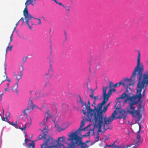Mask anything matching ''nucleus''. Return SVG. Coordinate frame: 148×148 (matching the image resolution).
Returning <instances> with one entry per match:
<instances>
[{"instance_id": "obj_14", "label": "nucleus", "mask_w": 148, "mask_h": 148, "mask_svg": "<svg viewBox=\"0 0 148 148\" xmlns=\"http://www.w3.org/2000/svg\"><path fill=\"white\" fill-rule=\"evenodd\" d=\"M85 124V122H84V121L83 119L82 120L81 123H80V127L77 130V131H75L74 132H72L70 133H69V134L68 135L69 136H70L71 135L73 134H77V135H78V132L81 130H84L85 131H86L87 127L89 126V125H88L86 127L84 128V129H82V127H83L84 126Z\"/></svg>"}, {"instance_id": "obj_46", "label": "nucleus", "mask_w": 148, "mask_h": 148, "mask_svg": "<svg viewBox=\"0 0 148 148\" xmlns=\"http://www.w3.org/2000/svg\"><path fill=\"white\" fill-rule=\"evenodd\" d=\"M13 34H12L11 35V36L10 37V42H11L12 41V38L13 36Z\"/></svg>"}, {"instance_id": "obj_15", "label": "nucleus", "mask_w": 148, "mask_h": 148, "mask_svg": "<svg viewBox=\"0 0 148 148\" xmlns=\"http://www.w3.org/2000/svg\"><path fill=\"white\" fill-rule=\"evenodd\" d=\"M36 0H27L25 3V7L23 10V13H24L25 15V14H28L29 13L28 10V6L29 4H31L34 5L33 4V1H35Z\"/></svg>"}, {"instance_id": "obj_26", "label": "nucleus", "mask_w": 148, "mask_h": 148, "mask_svg": "<svg viewBox=\"0 0 148 148\" xmlns=\"http://www.w3.org/2000/svg\"><path fill=\"white\" fill-rule=\"evenodd\" d=\"M103 95V99H107L108 101L109 97L110 96H109V95L107 94L106 93V94H104Z\"/></svg>"}, {"instance_id": "obj_16", "label": "nucleus", "mask_w": 148, "mask_h": 148, "mask_svg": "<svg viewBox=\"0 0 148 148\" xmlns=\"http://www.w3.org/2000/svg\"><path fill=\"white\" fill-rule=\"evenodd\" d=\"M126 112L124 111L123 110H120L119 111V116L118 117H115V119H116L117 118L119 119H122L123 118L125 119L126 117V115H125Z\"/></svg>"}, {"instance_id": "obj_27", "label": "nucleus", "mask_w": 148, "mask_h": 148, "mask_svg": "<svg viewBox=\"0 0 148 148\" xmlns=\"http://www.w3.org/2000/svg\"><path fill=\"white\" fill-rule=\"evenodd\" d=\"M90 90L91 91V94L89 95V96L92 99H93L94 97V90L90 88Z\"/></svg>"}, {"instance_id": "obj_10", "label": "nucleus", "mask_w": 148, "mask_h": 148, "mask_svg": "<svg viewBox=\"0 0 148 148\" xmlns=\"http://www.w3.org/2000/svg\"><path fill=\"white\" fill-rule=\"evenodd\" d=\"M25 15L24 13H23V15L25 16V20L26 22L27 23V25L29 26L30 29H32V27L29 26V21L31 20V19L33 18L34 19H37L39 21L38 23V25H39L41 24V20L40 18H34L32 17L31 15H30L29 13H28V14H25Z\"/></svg>"}, {"instance_id": "obj_53", "label": "nucleus", "mask_w": 148, "mask_h": 148, "mask_svg": "<svg viewBox=\"0 0 148 148\" xmlns=\"http://www.w3.org/2000/svg\"><path fill=\"white\" fill-rule=\"evenodd\" d=\"M40 125H45V123H44L42 121V122L40 123Z\"/></svg>"}, {"instance_id": "obj_13", "label": "nucleus", "mask_w": 148, "mask_h": 148, "mask_svg": "<svg viewBox=\"0 0 148 148\" xmlns=\"http://www.w3.org/2000/svg\"><path fill=\"white\" fill-rule=\"evenodd\" d=\"M19 69L21 70V71H20V75H19L18 74V76H19V77H17V76L16 75L15 73H14V75L16 76V79H17L18 80L16 83V88H12V90H13V91H16V92H17V89L18 88V83L19 82V79L21 78L22 75H23L22 72H23V71L24 70L23 66H21L19 68Z\"/></svg>"}, {"instance_id": "obj_25", "label": "nucleus", "mask_w": 148, "mask_h": 148, "mask_svg": "<svg viewBox=\"0 0 148 148\" xmlns=\"http://www.w3.org/2000/svg\"><path fill=\"white\" fill-rule=\"evenodd\" d=\"M121 84L123 85L122 81V80L121 81L119 82L114 84V87H119Z\"/></svg>"}, {"instance_id": "obj_60", "label": "nucleus", "mask_w": 148, "mask_h": 148, "mask_svg": "<svg viewBox=\"0 0 148 148\" xmlns=\"http://www.w3.org/2000/svg\"><path fill=\"white\" fill-rule=\"evenodd\" d=\"M5 90L8 91V90L7 89V88H6L5 89Z\"/></svg>"}, {"instance_id": "obj_56", "label": "nucleus", "mask_w": 148, "mask_h": 148, "mask_svg": "<svg viewBox=\"0 0 148 148\" xmlns=\"http://www.w3.org/2000/svg\"><path fill=\"white\" fill-rule=\"evenodd\" d=\"M110 103H109L107 104V105L106 106H107V107L108 108V107L110 105Z\"/></svg>"}, {"instance_id": "obj_17", "label": "nucleus", "mask_w": 148, "mask_h": 148, "mask_svg": "<svg viewBox=\"0 0 148 148\" xmlns=\"http://www.w3.org/2000/svg\"><path fill=\"white\" fill-rule=\"evenodd\" d=\"M54 71L51 67V64L50 63V67L47 73H46V75L48 76V77H50L54 75Z\"/></svg>"}, {"instance_id": "obj_5", "label": "nucleus", "mask_w": 148, "mask_h": 148, "mask_svg": "<svg viewBox=\"0 0 148 148\" xmlns=\"http://www.w3.org/2000/svg\"><path fill=\"white\" fill-rule=\"evenodd\" d=\"M69 137L67 140L70 141V143L69 144V148H88V146L86 144L84 143L82 139L77 134H73Z\"/></svg>"}, {"instance_id": "obj_28", "label": "nucleus", "mask_w": 148, "mask_h": 148, "mask_svg": "<svg viewBox=\"0 0 148 148\" xmlns=\"http://www.w3.org/2000/svg\"><path fill=\"white\" fill-rule=\"evenodd\" d=\"M108 88V87H103V95L106 94V91Z\"/></svg>"}, {"instance_id": "obj_36", "label": "nucleus", "mask_w": 148, "mask_h": 148, "mask_svg": "<svg viewBox=\"0 0 148 148\" xmlns=\"http://www.w3.org/2000/svg\"><path fill=\"white\" fill-rule=\"evenodd\" d=\"M27 110H26V109L24 110H23L22 111V112L24 113L25 115L27 117L28 116V114H27L26 112V111Z\"/></svg>"}, {"instance_id": "obj_54", "label": "nucleus", "mask_w": 148, "mask_h": 148, "mask_svg": "<svg viewBox=\"0 0 148 148\" xmlns=\"http://www.w3.org/2000/svg\"><path fill=\"white\" fill-rule=\"evenodd\" d=\"M3 93H2L1 95H0V100H1V97H2V96L3 95Z\"/></svg>"}, {"instance_id": "obj_31", "label": "nucleus", "mask_w": 148, "mask_h": 148, "mask_svg": "<svg viewBox=\"0 0 148 148\" xmlns=\"http://www.w3.org/2000/svg\"><path fill=\"white\" fill-rule=\"evenodd\" d=\"M109 87L111 88L112 87H114V84L112 82H110L109 83Z\"/></svg>"}, {"instance_id": "obj_30", "label": "nucleus", "mask_w": 148, "mask_h": 148, "mask_svg": "<svg viewBox=\"0 0 148 148\" xmlns=\"http://www.w3.org/2000/svg\"><path fill=\"white\" fill-rule=\"evenodd\" d=\"M112 89L111 88H110L109 91L108 92V95H109V96H110L112 93Z\"/></svg>"}, {"instance_id": "obj_1", "label": "nucleus", "mask_w": 148, "mask_h": 148, "mask_svg": "<svg viewBox=\"0 0 148 148\" xmlns=\"http://www.w3.org/2000/svg\"><path fill=\"white\" fill-rule=\"evenodd\" d=\"M140 59V53L138 51L136 66L134 68L130 78H126L122 81L123 86L127 88L131 85L134 84L136 79L138 80L136 94L141 93L142 90L144 88L143 96L145 97L146 90L148 85V70L147 72L143 73L144 66L143 64L141 63Z\"/></svg>"}, {"instance_id": "obj_44", "label": "nucleus", "mask_w": 148, "mask_h": 148, "mask_svg": "<svg viewBox=\"0 0 148 148\" xmlns=\"http://www.w3.org/2000/svg\"><path fill=\"white\" fill-rule=\"evenodd\" d=\"M104 138L105 140H108L109 139V138L107 136H104Z\"/></svg>"}, {"instance_id": "obj_43", "label": "nucleus", "mask_w": 148, "mask_h": 148, "mask_svg": "<svg viewBox=\"0 0 148 148\" xmlns=\"http://www.w3.org/2000/svg\"><path fill=\"white\" fill-rule=\"evenodd\" d=\"M29 105H34L33 104L32 100H31V99H29Z\"/></svg>"}, {"instance_id": "obj_34", "label": "nucleus", "mask_w": 148, "mask_h": 148, "mask_svg": "<svg viewBox=\"0 0 148 148\" xmlns=\"http://www.w3.org/2000/svg\"><path fill=\"white\" fill-rule=\"evenodd\" d=\"M115 147H116L115 148H126L123 145H120L119 146L116 145Z\"/></svg>"}, {"instance_id": "obj_57", "label": "nucleus", "mask_w": 148, "mask_h": 148, "mask_svg": "<svg viewBox=\"0 0 148 148\" xmlns=\"http://www.w3.org/2000/svg\"><path fill=\"white\" fill-rule=\"evenodd\" d=\"M19 21H18V22L16 23V26H17V25H18V23H19Z\"/></svg>"}, {"instance_id": "obj_48", "label": "nucleus", "mask_w": 148, "mask_h": 148, "mask_svg": "<svg viewBox=\"0 0 148 148\" xmlns=\"http://www.w3.org/2000/svg\"><path fill=\"white\" fill-rule=\"evenodd\" d=\"M27 58V57H25V58H23V61L24 63H25L26 62Z\"/></svg>"}, {"instance_id": "obj_21", "label": "nucleus", "mask_w": 148, "mask_h": 148, "mask_svg": "<svg viewBox=\"0 0 148 148\" xmlns=\"http://www.w3.org/2000/svg\"><path fill=\"white\" fill-rule=\"evenodd\" d=\"M45 115L46 116L45 118H47V119H48L51 117V114L50 113V111L49 110H47L46 112L45 113Z\"/></svg>"}, {"instance_id": "obj_24", "label": "nucleus", "mask_w": 148, "mask_h": 148, "mask_svg": "<svg viewBox=\"0 0 148 148\" xmlns=\"http://www.w3.org/2000/svg\"><path fill=\"white\" fill-rule=\"evenodd\" d=\"M115 142H114L113 143L110 145H108L107 144H106L105 145L106 147H113L114 148L116 146V145L115 144Z\"/></svg>"}, {"instance_id": "obj_64", "label": "nucleus", "mask_w": 148, "mask_h": 148, "mask_svg": "<svg viewBox=\"0 0 148 148\" xmlns=\"http://www.w3.org/2000/svg\"><path fill=\"white\" fill-rule=\"evenodd\" d=\"M25 137H26V136H27V133H25Z\"/></svg>"}, {"instance_id": "obj_50", "label": "nucleus", "mask_w": 148, "mask_h": 148, "mask_svg": "<svg viewBox=\"0 0 148 148\" xmlns=\"http://www.w3.org/2000/svg\"><path fill=\"white\" fill-rule=\"evenodd\" d=\"M87 134L86 135V136H88L90 134V132L89 131L88 132L86 133Z\"/></svg>"}, {"instance_id": "obj_40", "label": "nucleus", "mask_w": 148, "mask_h": 148, "mask_svg": "<svg viewBox=\"0 0 148 148\" xmlns=\"http://www.w3.org/2000/svg\"><path fill=\"white\" fill-rule=\"evenodd\" d=\"M2 120L4 121H6L8 120V118L6 117H1Z\"/></svg>"}, {"instance_id": "obj_11", "label": "nucleus", "mask_w": 148, "mask_h": 148, "mask_svg": "<svg viewBox=\"0 0 148 148\" xmlns=\"http://www.w3.org/2000/svg\"><path fill=\"white\" fill-rule=\"evenodd\" d=\"M66 138L64 136H62V137L58 138L57 141H56V142H57V145H58L60 147H63V148H64V145L65 144H66L68 145L66 147V148H69L68 146H69V144L70 143V141H69V143H68L67 142H66L65 139Z\"/></svg>"}, {"instance_id": "obj_41", "label": "nucleus", "mask_w": 148, "mask_h": 148, "mask_svg": "<svg viewBox=\"0 0 148 148\" xmlns=\"http://www.w3.org/2000/svg\"><path fill=\"white\" fill-rule=\"evenodd\" d=\"M5 80H7L9 82H10L11 81L10 79H9L8 78V77L7 76H6V79ZM4 81H5V80L2 81V82H3Z\"/></svg>"}, {"instance_id": "obj_23", "label": "nucleus", "mask_w": 148, "mask_h": 148, "mask_svg": "<svg viewBox=\"0 0 148 148\" xmlns=\"http://www.w3.org/2000/svg\"><path fill=\"white\" fill-rule=\"evenodd\" d=\"M12 46L11 45L10 46H8L7 47L6 49V54L5 55H6L7 53V51L8 50H9L10 51H11L12 50Z\"/></svg>"}, {"instance_id": "obj_47", "label": "nucleus", "mask_w": 148, "mask_h": 148, "mask_svg": "<svg viewBox=\"0 0 148 148\" xmlns=\"http://www.w3.org/2000/svg\"><path fill=\"white\" fill-rule=\"evenodd\" d=\"M93 99H94V101H93V103L94 104L95 103V101L97 99H98L97 98V97H93Z\"/></svg>"}, {"instance_id": "obj_33", "label": "nucleus", "mask_w": 148, "mask_h": 148, "mask_svg": "<svg viewBox=\"0 0 148 148\" xmlns=\"http://www.w3.org/2000/svg\"><path fill=\"white\" fill-rule=\"evenodd\" d=\"M55 2L57 4H59V5H62V6L63 7H64V5H63V4H62V3L60 2V3H59L58 1H57L56 0L55 1Z\"/></svg>"}, {"instance_id": "obj_18", "label": "nucleus", "mask_w": 148, "mask_h": 148, "mask_svg": "<svg viewBox=\"0 0 148 148\" xmlns=\"http://www.w3.org/2000/svg\"><path fill=\"white\" fill-rule=\"evenodd\" d=\"M36 105H28V107L26 108V110L28 111L29 112H30L31 110H33L34 109V108L35 107H36Z\"/></svg>"}, {"instance_id": "obj_20", "label": "nucleus", "mask_w": 148, "mask_h": 148, "mask_svg": "<svg viewBox=\"0 0 148 148\" xmlns=\"http://www.w3.org/2000/svg\"><path fill=\"white\" fill-rule=\"evenodd\" d=\"M31 121L30 122H29L27 124H25V126L23 128H21L20 127H19V128L21 129L22 130H24L25 131V129L27 127L28 128H29V126L31 125Z\"/></svg>"}, {"instance_id": "obj_38", "label": "nucleus", "mask_w": 148, "mask_h": 148, "mask_svg": "<svg viewBox=\"0 0 148 148\" xmlns=\"http://www.w3.org/2000/svg\"><path fill=\"white\" fill-rule=\"evenodd\" d=\"M64 8H65L66 10L69 12L70 11L69 8L70 7L69 6H64Z\"/></svg>"}, {"instance_id": "obj_8", "label": "nucleus", "mask_w": 148, "mask_h": 148, "mask_svg": "<svg viewBox=\"0 0 148 148\" xmlns=\"http://www.w3.org/2000/svg\"><path fill=\"white\" fill-rule=\"evenodd\" d=\"M90 103L89 101H88L87 106L86 105V108L87 110V117L85 119L86 121L91 122V119L93 116L94 111L90 108Z\"/></svg>"}, {"instance_id": "obj_6", "label": "nucleus", "mask_w": 148, "mask_h": 148, "mask_svg": "<svg viewBox=\"0 0 148 148\" xmlns=\"http://www.w3.org/2000/svg\"><path fill=\"white\" fill-rule=\"evenodd\" d=\"M143 105H142V104L140 103H139V106H138V109L136 110H135V113L134 114H132L133 116L136 115L137 116V119L135 123H138V124L139 130H138L137 132H140L141 128V124L139 123V122L142 117L141 115L140 114V111L141 110L143 109Z\"/></svg>"}, {"instance_id": "obj_63", "label": "nucleus", "mask_w": 148, "mask_h": 148, "mask_svg": "<svg viewBox=\"0 0 148 148\" xmlns=\"http://www.w3.org/2000/svg\"><path fill=\"white\" fill-rule=\"evenodd\" d=\"M10 114L9 113L8 114V116H9V117H10Z\"/></svg>"}, {"instance_id": "obj_32", "label": "nucleus", "mask_w": 148, "mask_h": 148, "mask_svg": "<svg viewBox=\"0 0 148 148\" xmlns=\"http://www.w3.org/2000/svg\"><path fill=\"white\" fill-rule=\"evenodd\" d=\"M95 105H96V104L95 103L94 104L93 103V104H92L91 105L92 106H93L94 107V108L93 109H92L93 110V111H94V113H95V111H96V107L95 106Z\"/></svg>"}, {"instance_id": "obj_45", "label": "nucleus", "mask_w": 148, "mask_h": 148, "mask_svg": "<svg viewBox=\"0 0 148 148\" xmlns=\"http://www.w3.org/2000/svg\"><path fill=\"white\" fill-rule=\"evenodd\" d=\"M47 120L48 119H47V118L45 117L43 120V122L45 123H46L47 122Z\"/></svg>"}, {"instance_id": "obj_49", "label": "nucleus", "mask_w": 148, "mask_h": 148, "mask_svg": "<svg viewBox=\"0 0 148 148\" xmlns=\"http://www.w3.org/2000/svg\"><path fill=\"white\" fill-rule=\"evenodd\" d=\"M82 112L84 114H86V113L85 111V110H82Z\"/></svg>"}, {"instance_id": "obj_52", "label": "nucleus", "mask_w": 148, "mask_h": 148, "mask_svg": "<svg viewBox=\"0 0 148 148\" xmlns=\"http://www.w3.org/2000/svg\"><path fill=\"white\" fill-rule=\"evenodd\" d=\"M40 125H45V123H44L42 121V122L40 123Z\"/></svg>"}, {"instance_id": "obj_39", "label": "nucleus", "mask_w": 148, "mask_h": 148, "mask_svg": "<svg viewBox=\"0 0 148 148\" xmlns=\"http://www.w3.org/2000/svg\"><path fill=\"white\" fill-rule=\"evenodd\" d=\"M4 66H5V68H4L5 72H4V73H5V74L6 75V73H5V72H6L5 70H6V69L7 64H6V63L5 61V62H4Z\"/></svg>"}, {"instance_id": "obj_7", "label": "nucleus", "mask_w": 148, "mask_h": 148, "mask_svg": "<svg viewBox=\"0 0 148 148\" xmlns=\"http://www.w3.org/2000/svg\"><path fill=\"white\" fill-rule=\"evenodd\" d=\"M90 103L89 101H88L87 106L86 105V108L87 110V117L85 119L86 121L91 122V119L93 116L94 111L90 108Z\"/></svg>"}, {"instance_id": "obj_9", "label": "nucleus", "mask_w": 148, "mask_h": 148, "mask_svg": "<svg viewBox=\"0 0 148 148\" xmlns=\"http://www.w3.org/2000/svg\"><path fill=\"white\" fill-rule=\"evenodd\" d=\"M103 105V104H102L101 103L98 104L97 107L96 108V111H95L93 114L94 119L95 122L94 123L95 126L97 127V118L99 115L100 112L102 109V107Z\"/></svg>"}, {"instance_id": "obj_59", "label": "nucleus", "mask_w": 148, "mask_h": 148, "mask_svg": "<svg viewBox=\"0 0 148 148\" xmlns=\"http://www.w3.org/2000/svg\"><path fill=\"white\" fill-rule=\"evenodd\" d=\"M7 121L8 123L9 124H10L11 123L9 121H8V120H7V121Z\"/></svg>"}, {"instance_id": "obj_4", "label": "nucleus", "mask_w": 148, "mask_h": 148, "mask_svg": "<svg viewBox=\"0 0 148 148\" xmlns=\"http://www.w3.org/2000/svg\"><path fill=\"white\" fill-rule=\"evenodd\" d=\"M42 132L39 136L38 140H42L45 139L43 143L41 145V148H48L55 147L57 146L56 144V141L53 139L52 137L49 136L45 139L48 133L47 130L45 128L41 130Z\"/></svg>"}, {"instance_id": "obj_35", "label": "nucleus", "mask_w": 148, "mask_h": 148, "mask_svg": "<svg viewBox=\"0 0 148 148\" xmlns=\"http://www.w3.org/2000/svg\"><path fill=\"white\" fill-rule=\"evenodd\" d=\"M108 101V100L107 99H103V101H102V102H101V103L102 104H103V105H104Z\"/></svg>"}, {"instance_id": "obj_51", "label": "nucleus", "mask_w": 148, "mask_h": 148, "mask_svg": "<svg viewBox=\"0 0 148 148\" xmlns=\"http://www.w3.org/2000/svg\"><path fill=\"white\" fill-rule=\"evenodd\" d=\"M16 28V26H15V28H14V29H13V32H12V34H13L14 32L15 31Z\"/></svg>"}, {"instance_id": "obj_58", "label": "nucleus", "mask_w": 148, "mask_h": 148, "mask_svg": "<svg viewBox=\"0 0 148 148\" xmlns=\"http://www.w3.org/2000/svg\"><path fill=\"white\" fill-rule=\"evenodd\" d=\"M9 84H10L9 83H8V84H7V86L8 88L9 86Z\"/></svg>"}, {"instance_id": "obj_62", "label": "nucleus", "mask_w": 148, "mask_h": 148, "mask_svg": "<svg viewBox=\"0 0 148 148\" xmlns=\"http://www.w3.org/2000/svg\"><path fill=\"white\" fill-rule=\"evenodd\" d=\"M49 84V82H47L45 84V85H46L47 84Z\"/></svg>"}, {"instance_id": "obj_19", "label": "nucleus", "mask_w": 148, "mask_h": 148, "mask_svg": "<svg viewBox=\"0 0 148 148\" xmlns=\"http://www.w3.org/2000/svg\"><path fill=\"white\" fill-rule=\"evenodd\" d=\"M35 143L32 141V143H29L26 147L27 148H35Z\"/></svg>"}, {"instance_id": "obj_61", "label": "nucleus", "mask_w": 148, "mask_h": 148, "mask_svg": "<svg viewBox=\"0 0 148 148\" xmlns=\"http://www.w3.org/2000/svg\"><path fill=\"white\" fill-rule=\"evenodd\" d=\"M112 91L115 92L116 91V90L114 88L113 89H112Z\"/></svg>"}, {"instance_id": "obj_3", "label": "nucleus", "mask_w": 148, "mask_h": 148, "mask_svg": "<svg viewBox=\"0 0 148 148\" xmlns=\"http://www.w3.org/2000/svg\"><path fill=\"white\" fill-rule=\"evenodd\" d=\"M108 108L105 106L103 108V110H101L100 113L99 114V115L97 118V121L98 123L97 126L99 128V132H101V128L102 126L103 125V126L104 130H106L108 129H111L112 127L110 124L112 122L115 118V116L117 114V112L116 110L114 111L112 113L111 115L108 118H107L106 117H104L103 119V116L106 112Z\"/></svg>"}, {"instance_id": "obj_29", "label": "nucleus", "mask_w": 148, "mask_h": 148, "mask_svg": "<svg viewBox=\"0 0 148 148\" xmlns=\"http://www.w3.org/2000/svg\"><path fill=\"white\" fill-rule=\"evenodd\" d=\"M99 133H98L97 136L95 137L94 143L98 141L99 140Z\"/></svg>"}, {"instance_id": "obj_37", "label": "nucleus", "mask_w": 148, "mask_h": 148, "mask_svg": "<svg viewBox=\"0 0 148 148\" xmlns=\"http://www.w3.org/2000/svg\"><path fill=\"white\" fill-rule=\"evenodd\" d=\"M25 142L23 143V145H24L25 144H27V142L28 141H29V140L28 138H26L25 139Z\"/></svg>"}, {"instance_id": "obj_42", "label": "nucleus", "mask_w": 148, "mask_h": 148, "mask_svg": "<svg viewBox=\"0 0 148 148\" xmlns=\"http://www.w3.org/2000/svg\"><path fill=\"white\" fill-rule=\"evenodd\" d=\"M10 124L11 125H12L14 126H15L16 125H17L16 122V123L15 124H14L13 121L12 122V123H11Z\"/></svg>"}, {"instance_id": "obj_2", "label": "nucleus", "mask_w": 148, "mask_h": 148, "mask_svg": "<svg viewBox=\"0 0 148 148\" xmlns=\"http://www.w3.org/2000/svg\"><path fill=\"white\" fill-rule=\"evenodd\" d=\"M127 90L122 95H120L119 97H117L116 100H118L115 105V106L118 107L120 101H119L120 99H124V103H126L128 101H130L128 102V105L127 107L126 110L127 112L131 114H134L135 113L136 108L134 105L138 104L139 106V102L140 103H142V101H141V99L143 96V93L136 94V95H134L133 96H130V93H127Z\"/></svg>"}, {"instance_id": "obj_12", "label": "nucleus", "mask_w": 148, "mask_h": 148, "mask_svg": "<svg viewBox=\"0 0 148 148\" xmlns=\"http://www.w3.org/2000/svg\"><path fill=\"white\" fill-rule=\"evenodd\" d=\"M140 138V136L137 134L136 139L134 140V143L127 145L126 148H137L139 145Z\"/></svg>"}, {"instance_id": "obj_55", "label": "nucleus", "mask_w": 148, "mask_h": 148, "mask_svg": "<svg viewBox=\"0 0 148 148\" xmlns=\"http://www.w3.org/2000/svg\"><path fill=\"white\" fill-rule=\"evenodd\" d=\"M21 20H22L23 21V22H24V18H23V17H22L21 19H20L19 21H20Z\"/></svg>"}, {"instance_id": "obj_22", "label": "nucleus", "mask_w": 148, "mask_h": 148, "mask_svg": "<svg viewBox=\"0 0 148 148\" xmlns=\"http://www.w3.org/2000/svg\"><path fill=\"white\" fill-rule=\"evenodd\" d=\"M79 99H80V102L81 103L82 106V107H84V106H86V102H84L83 101V100L81 99V97L79 96Z\"/></svg>"}]
</instances>
